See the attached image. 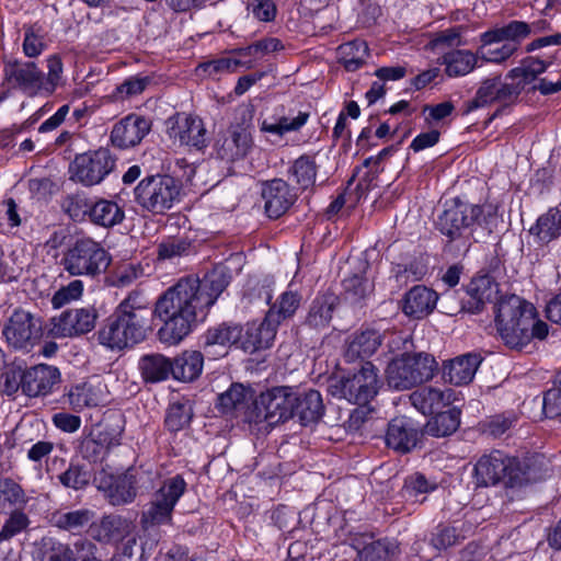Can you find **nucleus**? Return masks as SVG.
Segmentation results:
<instances>
[{"label": "nucleus", "mask_w": 561, "mask_h": 561, "mask_svg": "<svg viewBox=\"0 0 561 561\" xmlns=\"http://www.w3.org/2000/svg\"><path fill=\"white\" fill-rule=\"evenodd\" d=\"M482 215V208L479 205H472L454 198L445 203L444 210L438 216L436 226L438 230L455 240L462 236Z\"/></svg>", "instance_id": "nucleus-14"}, {"label": "nucleus", "mask_w": 561, "mask_h": 561, "mask_svg": "<svg viewBox=\"0 0 561 561\" xmlns=\"http://www.w3.org/2000/svg\"><path fill=\"white\" fill-rule=\"evenodd\" d=\"M460 425V410L451 408L444 412H436L425 425L424 432L434 437L451 435Z\"/></svg>", "instance_id": "nucleus-40"}, {"label": "nucleus", "mask_w": 561, "mask_h": 561, "mask_svg": "<svg viewBox=\"0 0 561 561\" xmlns=\"http://www.w3.org/2000/svg\"><path fill=\"white\" fill-rule=\"evenodd\" d=\"M93 436L96 437L108 450L121 444L124 432V420L119 414H112L105 417L100 424L92 427Z\"/></svg>", "instance_id": "nucleus-39"}, {"label": "nucleus", "mask_w": 561, "mask_h": 561, "mask_svg": "<svg viewBox=\"0 0 561 561\" xmlns=\"http://www.w3.org/2000/svg\"><path fill=\"white\" fill-rule=\"evenodd\" d=\"M516 51L517 47L515 46V44H507L506 42H504V44H502V46L500 47L494 45L484 46V44L482 43V46L478 50L482 59L495 64H501L507 60Z\"/></svg>", "instance_id": "nucleus-59"}, {"label": "nucleus", "mask_w": 561, "mask_h": 561, "mask_svg": "<svg viewBox=\"0 0 561 561\" xmlns=\"http://www.w3.org/2000/svg\"><path fill=\"white\" fill-rule=\"evenodd\" d=\"M98 489L102 490L112 505H124L130 503L136 497V480L128 470L119 476H108L101 478Z\"/></svg>", "instance_id": "nucleus-25"}, {"label": "nucleus", "mask_w": 561, "mask_h": 561, "mask_svg": "<svg viewBox=\"0 0 561 561\" xmlns=\"http://www.w3.org/2000/svg\"><path fill=\"white\" fill-rule=\"evenodd\" d=\"M66 543L53 538L43 537L34 545V561H66Z\"/></svg>", "instance_id": "nucleus-49"}, {"label": "nucleus", "mask_w": 561, "mask_h": 561, "mask_svg": "<svg viewBox=\"0 0 561 561\" xmlns=\"http://www.w3.org/2000/svg\"><path fill=\"white\" fill-rule=\"evenodd\" d=\"M171 364L174 379L193 381L203 370L204 355L198 351H186L171 360Z\"/></svg>", "instance_id": "nucleus-36"}, {"label": "nucleus", "mask_w": 561, "mask_h": 561, "mask_svg": "<svg viewBox=\"0 0 561 561\" xmlns=\"http://www.w3.org/2000/svg\"><path fill=\"white\" fill-rule=\"evenodd\" d=\"M157 545V538L141 540L140 542L136 538H129L122 545L113 559L114 561H142L152 553Z\"/></svg>", "instance_id": "nucleus-44"}, {"label": "nucleus", "mask_w": 561, "mask_h": 561, "mask_svg": "<svg viewBox=\"0 0 561 561\" xmlns=\"http://www.w3.org/2000/svg\"><path fill=\"white\" fill-rule=\"evenodd\" d=\"M96 319L92 307L67 309L51 319L49 333L56 339L82 335L94 329Z\"/></svg>", "instance_id": "nucleus-17"}, {"label": "nucleus", "mask_w": 561, "mask_h": 561, "mask_svg": "<svg viewBox=\"0 0 561 561\" xmlns=\"http://www.w3.org/2000/svg\"><path fill=\"white\" fill-rule=\"evenodd\" d=\"M93 516L89 510L57 513L53 516L54 525L64 530H73L88 525Z\"/></svg>", "instance_id": "nucleus-56"}, {"label": "nucleus", "mask_w": 561, "mask_h": 561, "mask_svg": "<svg viewBox=\"0 0 561 561\" xmlns=\"http://www.w3.org/2000/svg\"><path fill=\"white\" fill-rule=\"evenodd\" d=\"M231 279L224 265L215 266L202 279L185 277L169 288L157 301L154 313L163 321L159 339L168 344L181 342L197 322L204 319Z\"/></svg>", "instance_id": "nucleus-1"}, {"label": "nucleus", "mask_w": 561, "mask_h": 561, "mask_svg": "<svg viewBox=\"0 0 561 561\" xmlns=\"http://www.w3.org/2000/svg\"><path fill=\"white\" fill-rule=\"evenodd\" d=\"M138 298V295H129L119 304L106 324L98 331L100 344L111 350H123L145 340L153 312L142 306Z\"/></svg>", "instance_id": "nucleus-5"}, {"label": "nucleus", "mask_w": 561, "mask_h": 561, "mask_svg": "<svg viewBox=\"0 0 561 561\" xmlns=\"http://www.w3.org/2000/svg\"><path fill=\"white\" fill-rule=\"evenodd\" d=\"M554 57L541 59L528 56L520 60L519 66L512 68L504 80L500 76L484 79L476 92V96L465 104L463 114L477 108L500 103L508 107L519 101L523 91L551 95L561 91V80L552 82L547 78H539L553 64Z\"/></svg>", "instance_id": "nucleus-2"}, {"label": "nucleus", "mask_w": 561, "mask_h": 561, "mask_svg": "<svg viewBox=\"0 0 561 561\" xmlns=\"http://www.w3.org/2000/svg\"><path fill=\"white\" fill-rule=\"evenodd\" d=\"M442 64L445 65V71L449 77L466 76L477 66L478 57L470 50L458 49L443 55Z\"/></svg>", "instance_id": "nucleus-42"}, {"label": "nucleus", "mask_w": 561, "mask_h": 561, "mask_svg": "<svg viewBox=\"0 0 561 561\" xmlns=\"http://www.w3.org/2000/svg\"><path fill=\"white\" fill-rule=\"evenodd\" d=\"M170 138L181 145L202 150L207 146L206 129L203 121L184 113H176L165 122Z\"/></svg>", "instance_id": "nucleus-18"}, {"label": "nucleus", "mask_w": 561, "mask_h": 561, "mask_svg": "<svg viewBox=\"0 0 561 561\" xmlns=\"http://www.w3.org/2000/svg\"><path fill=\"white\" fill-rule=\"evenodd\" d=\"M2 335L12 348L31 352L43 336L42 318L24 309H16L4 323Z\"/></svg>", "instance_id": "nucleus-13"}, {"label": "nucleus", "mask_w": 561, "mask_h": 561, "mask_svg": "<svg viewBox=\"0 0 561 561\" xmlns=\"http://www.w3.org/2000/svg\"><path fill=\"white\" fill-rule=\"evenodd\" d=\"M530 36V27L525 21L512 20L502 26L495 27L481 34V43L484 46L496 45L502 42L518 45Z\"/></svg>", "instance_id": "nucleus-31"}, {"label": "nucleus", "mask_w": 561, "mask_h": 561, "mask_svg": "<svg viewBox=\"0 0 561 561\" xmlns=\"http://www.w3.org/2000/svg\"><path fill=\"white\" fill-rule=\"evenodd\" d=\"M151 123L142 116L130 114L116 123L111 133L113 146L127 149L140 144L150 131Z\"/></svg>", "instance_id": "nucleus-21"}, {"label": "nucleus", "mask_w": 561, "mask_h": 561, "mask_svg": "<svg viewBox=\"0 0 561 561\" xmlns=\"http://www.w3.org/2000/svg\"><path fill=\"white\" fill-rule=\"evenodd\" d=\"M138 367L146 382H159L172 375L171 360L161 354L142 356Z\"/></svg>", "instance_id": "nucleus-37"}, {"label": "nucleus", "mask_w": 561, "mask_h": 561, "mask_svg": "<svg viewBox=\"0 0 561 561\" xmlns=\"http://www.w3.org/2000/svg\"><path fill=\"white\" fill-rule=\"evenodd\" d=\"M110 151L104 148L78 154L70 164L72 179L85 186L99 184L114 168Z\"/></svg>", "instance_id": "nucleus-15"}, {"label": "nucleus", "mask_w": 561, "mask_h": 561, "mask_svg": "<svg viewBox=\"0 0 561 561\" xmlns=\"http://www.w3.org/2000/svg\"><path fill=\"white\" fill-rule=\"evenodd\" d=\"M529 232L542 243H549L557 239L561 236V211L558 208H550L537 219Z\"/></svg>", "instance_id": "nucleus-43"}, {"label": "nucleus", "mask_w": 561, "mask_h": 561, "mask_svg": "<svg viewBox=\"0 0 561 561\" xmlns=\"http://www.w3.org/2000/svg\"><path fill=\"white\" fill-rule=\"evenodd\" d=\"M545 459L534 455L523 460L510 457L500 450L483 455L474 466L477 484L480 486L495 485L503 482L506 486L516 488L543 478Z\"/></svg>", "instance_id": "nucleus-4"}, {"label": "nucleus", "mask_w": 561, "mask_h": 561, "mask_svg": "<svg viewBox=\"0 0 561 561\" xmlns=\"http://www.w3.org/2000/svg\"><path fill=\"white\" fill-rule=\"evenodd\" d=\"M59 370L49 365H37L24 370L23 393L27 397L46 396L58 382Z\"/></svg>", "instance_id": "nucleus-26"}, {"label": "nucleus", "mask_w": 561, "mask_h": 561, "mask_svg": "<svg viewBox=\"0 0 561 561\" xmlns=\"http://www.w3.org/2000/svg\"><path fill=\"white\" fill-rule=\"evenodd\" d=\"M240 66H247L248 68L250 67L247 65V62H243L240 59L221 57L207 62H203L199 65V68H202L203 71L208 76L215 77L219 73L234 71Z\"/></svg>", "instance_id": "nucleus-61"}, {"label": "nucleus", "mask_w": 561, "mask_h": 561, "mask_svg": "<svg viewBox=\"0 0 561 561\" xmlns=\"http://www.w3.org/2000/svg\"><path fill=\"white\" fill-rule=\"evenodd\" d=\"M241 122L232 124L225 133L219 134L214 149L216 157L227 162L243 159L253 147L252 113L243 108Z\"/></svg>", "instance_id": "nucleus-12"}, {"label": "nucleus", "mask_w": 561, "mask_h": 561, "mask_svg": "<svg viewBox=\"0 0 561 561\" xmlns=\"http://www.w3.org/2000/svg\"><path fill=\"white\" fill-rule=\"evenodd\" d=\"M4 514L8 515V517L0 530V543L9 541L13 537L20 535L26 530L31 524V520L24 510H18Z\"/></svg>", "instance_id": "nucleus-54"}, {"label": "nucleus", "mask_w": 561, "mask_h": 561, "mask_svg": "<svg viewBox=\"0 0 561 561\" xmlns=\"http://www.w3.org/2000/svg\"><path fill=\"white\" fill-rule=\"evenodd\" d=\"M309 113L299 112L294 118L283 116L275 123H270L264 119L261 124V130L263 133L283 136L286 133L299 130L307 123Z\"/></svg>", "instance_id": "nucleus-53"}, {"label": "nucleus", "mask_w": 561, "mask_h": 561, "mask_svg": "<svg viewBox=\"0 0 561 561\" xmlns=\"http://www.w3.org/2000/svg\"><path fill=\"white\" fill-rule=\"evenodd\" d=\"M317 171L318 165L314 158L308 154H302L293 162L288 173L301 188L306 190L313 185Z\"/></svg>", "instance_id": "nucleus-45"}, {"label": "nucleus", "mask_w": 561, "mask_h": 561, "mask_svg": "<svg viewBox=\"0 0 561 561\" xmlns=\"http://www.w3.org/2000/svg\"><path fill=\"white\" fill-rule=\"evenodd\" d=\"M3 73L10 89L19 90L31 98L44 92L45 73L33 61L7 60Z\"/></svg>", "instance_id": "nucleus-16"}, {"label": "nucleus", "mask_w": 561, "mask_h": 561, "mask_svg": "<svg viewBox=\"0 0 561 561\" xmlns=\"http://www.w3.org/2000/svg\"><path fill=\"white\" fill-rule=\"evenodd\" d=\"M27 497L19 483L10 478H0V514L24 510Z\"/></svg>", "instance_id": "nucleus-38"}, {"label": "nucleus", "mask_w": 561, "mask_h": 561, "mask_svg": "<svg viewBox=\"0 0 561 561\" xmlns=\"http://www.w3.org/2000/svg\"><path fill=\"white\" fill-rule=\"evenodd\" d=\"M296 389L289 386H274L261 391L253 400L254 410L248 412V423L276 426L294 419Z\"/></svg>", "instance_id": "nucleus-8"}, {"label": "nucleus", "mask_w": 561, "mask_h": 561, "mask_svg": "<svg viewBox=\"0 0 561 561\" xmlns=\"http://www.w3.org/2000/svg\"><path fill=\"white\" fill-rule=\"evenodd\" d=\"M345 299L354 306H362L364 300L371 294V283L362 275H353L343 282Z\"/></svg>", "instance_id": "nucleus-51"}, {"label": "nucleus", "mask_w": 561, "mask_h": 561, "mask_svg": "<svg viewBox=\"0 0 561 561\" xmlns=\"http://www.w3.org/2000/svg\"><path fill=\"white\" fill-rule=\"evenodd\" d=\"M130 531V523L119 515L104 516L98 528L95 538L102 542H116Z\"/></svg>", "instance_id": "nucleus-41"}, {"label": "nucleus", "mask_w": 561, "mask_h": 561, "mask_svg": "<svg viewBox=\"0 0 561 561\" xmlns=\"http://www.w3.org/2000/svg\"><path fill=\"white\" fill-rule=\"evenodd\" d=\"M79 451L84 459L96 461L102 458L107 449L101 440L93 436V432L90 430V432L81 438Z\"/></svg>", "instance_id": "nucleus-62"}, {"label": "nucleus", "mask_w": 561, "mask_h": 561, "mask_svg": "<svg viewBox=\"0 0 561 561\" xmlns=\"http://www.w3.org/2000/svg\"><path fill=\"white\" fill-rule=\"evenodd\" d=\"M378 389V369L371 362H364L360 369L352 375L333 376L328 382L331 396L359 405L368 403Z\"/></svg>", "instance_id": "nucleus-9"}, {"label": "nucleus", "mask_w": 561, "mask_h": 561, "mask_svg": "<svg viewBox=\"0 0 561 561\" xmlns=\"http://www.w3.org/2000/svg\"><path fill=\"white\" fill-rule=\"evenodd\" d=\"M264 209L268 218L278 219L295 204L296 192L283 179H273L262 186Z\"/></svg>", "instance_id": "nucleus-19"}, {"label": "nucleus", "mask_w": 561, "mask_h": 561, "mask_svg": "<svg viewBox=\"0 0 561 561\" xmlns=\"http://www.w3.org/2000/svg\"><path fill=\"white\" fill-rule=\"evenodd\" d=\"M193 416L190 401L176 402L169 407L165 416V426L171 432H178L187 426Z\"/></svg>", "instance_id": "nucleus-52"}, {"label": "nucleus", "mask_w": 561, "mask_h": 561, "mask_svg": "<svg viewBox=\"0 0 561 561\" xmlns=\"http://www.w3.org/2000/svg\"><path fill=\"white\" fill-rule=\"evenodd\" d=\"M296 398L294 417H298L304 426L319 422L324 414V405L320 392L314 389H309L305 392L296 390Z\"/></svg>", "instance_id": "nucleus-32"}, {"label": "nucleus", "mask_w": 561, "mask_h": 561, "mask_svg": "<svg viewBox=\"0 0 561 561\" xmlns=\"http://www.w3.org/2000/svg\"><path fill=\"white\" fill-rule=\"evenodd\" d=\"M273 317L266 313L260 323L251 322L248 324L245 336L242 341L244 351L254 353L259 350L268 348L273 344L279 327Z\"/></svg>", "instance_id": "nucleus-28"}, {"label": "nucleus", "mask_w": 561, "mask_h": 561, "mask_svg": "<svg viewBox=\"0 0 561 561\" xmlns=\"http://www.w3.org/2000/svg\"><path fill=\"white\" fill-rule=\"evenodd\" d=\"M436 488L437 485L435 482H431L424 474L415 472L405 478L402 492L407 497H416L421 494L432 492Z\"/></svg>", "instance_id": "nucleus-57"}, {"label": "nucleus", "mask_w": 561, "mask_h": 561, "mask_svg": "<svg viewBox=\"0 0 561 561\" xmlns=\"http://www.w3.org/2000/svg\"><path fill=\"white\" fill-rule=\"evenodd\" d=\"M389 547L383 541H374L358 551L355 561H389Z\"/></svg>", "instance_id": "nucleus-64"}, {"label": "nucleus", "mask_w": 561, "mask_h": 561, "mask_svg": "<svg viewBox=\"0 0 561 561\" xmlns=\"http://www.w3.org/2000/svg\"><path fill=\"white\" fill-rule=\"evenodd\" d=\"M381 334L373 329H367L352 334L345 346L344 358L346 362L352 363L360 360L362 364L366 362L381 345Z\"/></svg>", "instance_id": "nucleus-27"}, {"label": "nucleus", "mask_w": 561, "mask_h": 561, "mask_svg": "<svg viewBox=\"0 0 561 561\" xmlns=\"http://www.w3.org/2000/svg\"><path fill=\"white\" fill-rule=\"evenodd\" d=\"M96 546L89 539L80 538L73 543H66V561H85L96 554Z\"/></svg>", "instance_id": "nucleus-60"}, {"label": "nucleus", "mask_w": 561, "mask_h": 561, "mask_svg": "<svg viewBox=\"0 0 561 561\" xmlns=\"http://www.w3.org/2000/svg\"><path fill=\"white\" fill-rule=\"evenodd\" d=\"M337 305L339 297L332 293L317 296L310 305L305 323L317 330L327 328Z\"/></svg>", "instance_id": "nucleus-34"}, {"label": "nucleus", "mask_w": 561, "mask_h": 561, "mask_svg": "<svg viewBox=\"0 0 561 561\" xmlns=\"http://www.w3.org/2000/svg\"><path fill=\"white\" fill-rule=\"evenodd\" d=\"M241 336L242 328L234 323L224 322L209 328L204 335V352L207 356H224Z\"/></svg>", "instance_id": "nucleus-24"}, {"label": "nucleus", "mask_w": 561, "mask_h": 561, "mask_svg": "<svg viewBox=\"0 0 561 561\" xmlns=\"http://www.w3.org/2000/svg\"><path fill=\"white\" fill-rule=\"evenodd\" d=\"M185 490L186 482L180 474L162 482L141 513L140 524L146 533L149 534L156 527L172 524L174 506Z\"/></svg>", "instance_id": "nucleus-11"}, {"label": "nucleus", "mask_w": 561, "mask_h": 561, "mask_svg": "<svg viewBox=\"0 0 561 561\" xmlns=\"http://www.w3.org/2000/svg\"><path fill=\"white\" fill-rule=\"evenodd\" d=\"M301 302V295L294 290L284 291L267 311L268 316L280 324L282 321L291 318Z\"/></svg>", "instance_id": "nucleus-47"}, {"label": "nucleus", "mask_w": 561, "mask_h": 561, "mask_svg": "<svg viewBox=\"0 0 561 561\" xmlns=\"http://www.w3.org/2000/svg\"><path fill=\"white\" fill-rule=\"evenodd\" d=\"M192 251V242L184 237H170L158 244L157 257L160 261H174L188 255Z\"/></svg>", "instance_id": "nucleus-50"}, {"label": "nucleus", "mask_w": 561, "mask_h": 561, "mask_svg": "<svg viewBox=\"0 0 561 561\" xmlns=\"http://www.w3.org/2000/svg\"><path fill=\"white\" fill-rule=\"evenodd\" d=\"M92 479L88 466L79 462H70L68 468L58 476V481L67 489L75 491L85 489Z\"/></svg>", "instance_id": "nucleus-48"}, {"label": "nucleus", "mask_w": 561, "mask_h": 561, "mask_svg": "<svg viewBox=\"0 0 561 561\" xmlns=\"http://www.w3.org/2000/svg\"><path fill=\"white\" fill-rule=\"evenodd\" d=\"M420 436L421 432L411 419L399 416L389 422L385 440L389 448L407 454L416 446Z\"/></svg>", "instance_id": "nucleus-23"}, {"label": "nucleus", "mask_w": 561, "mask_h": 561, "mask_svg": "<svg viewBox=\"0 0 561 561\" xmlns=\"http://www.w3.org/2000/svg\"><path fill=\"white\" fill-rule=\"evenodd\" d=\"M83 293V283L80 279L70 282L67 286L57 290L53 298L51 304L55 308H60L71 300L78 299Z\"/></svg>", "instance_id": "nucleus-63"}, {"label": "nucleus", "mask_w": 561, "mask_h": 561, "mask_svg": "<svg viewBox=\"0 0 561 561\" xmlns=\"http://www.w3.org/2000/svg\"><path fill=\"white\" fill-rule=\"evenodd\" d=\"M437 300L438 295L434 290L416 285L404 295L402 310L408 317L423 319L433 312Z\"/></svg>", "instance_id": "nucleus-30"}, {"label": "nucleus", "mask_w": 561, "mask_h": 561, "mask_svg": "<svg viewBox=\"0 0 561 561\" xmlns=\"http://www.w3.org/2000/svg\"><path fill=\"white\" fill-rule=\"evenodd\" d=\"M468 298L463 299L462 308L470 313H478L483 309L486 302L494 304V310L499 300L503 296H499V284L489 275H479L473 277L466 288Z\"/></svg>", "instance_id": "nucleus-20"}, {"label": "nucleus", "mask_w": 561, "mask_h": 561, "mask_svg": "<svg viewBox=\"0 0 561 561\" xmlns=\"http://www.w3.org/2000/svg\"><path fill=\"white\" fill-rule=\"evenodd\" d=\"M453 391L423 387L411 393L410 400L423 414H434L451 402Z\"/></svg>", "instance_id": "nucleus-33"}, {"label": "nucleus", "mask_w": 561, "mask_h": 561, "mask_svg": "<svg viewBox=\"0 0 561 561\" xmlns=\"http://www.w3.org/2000/svg\"><path fill=\"white\" fill-rule=\"evenodd\" d=\"M181 184L168 174L144 178L134 190L135 202L153 215H162L179 201Z\"/></svg>", "instance_id": "nucleus-10"}, {"label": "nucleus", "mask_w": 561, "mask_h": 561, "mask_svg": "<svg viewBox=\"0 0 561 561\" xmlns=\"http://www.w3.org/2000/svg\"><path fill=\"white\" fill-rule=\"evenodd\" d=\"M253 396L241 383H232L230 388L217 398L216 408L225 415L241 417L248 423V412L254 410Z\"/></svg>", "instance_id": "nucleus-22"}, {"label": "nucleus", "mask_w": 561, "mask_h": 561, "mask_svg": "<svg viewBox=\"0 0 561 561\" xmlns=\"http://www.w3.org/2000/svg\"><path fill=\"white\" fill-rule=\"evenodd\" d=\"M68 399L72 409L79 411L84 408L96 407L100 403V398L93 386L88 382L72 387L68 393Z\"/></svg>", "instance_id": "nucleus-55"}, {"label": "nucleus", "mask_w": 561, "mask_h": 561, "mask_svg": "<svg viewBox=\"0 0 561 561\" xmlns=\"http://www.w3.org/2000/svg\"><path fill=\"white\" fill-rule=\"evenodd\" d=\"M483 358L479 353H467L455 357L444 366V378L456 386L472 381Z\"/></svg>", "instance_id": "nucleus-29"}, {"label": "nucleus", "mask_w": 561, "mask_h": 561, "mask_svg": "<svg viewBox=\"0 0 561 561\" xmlns=\"http://www.w3.org/2000/svg\"><path fill=\"white\" fill-rule=\"evenodd\" d=\"M438 369L435 357L425 352H404L394 356L386 368L390 388L409 390L432 379Z\"/></svg>", "instance_id": "nucleus-6"}, {"label": "nucleus", "mask_w": 561, "mask_h": 561, "mask_svg": "<svg viewBox=\"0 0 561 561\" xmlns=\"http://www.w3.org/2000/svg\"><path fill=\"white\" fill-rule=\"evenodd\" d=\"M341 62L347 71H356L368 56L366 42L356 39L340 46Z\"/></svg>", "instance_id": "nucleus-46"}, {"label": "nucleus", "mask_w": 561, "mask_h": 561, "mask_svg": "<svg viewBox=\"0 0 561 561\" xmlns=\"http://www.w3.org/2000/svg\"><path fill=\"white\" fill-rule=\"evenodd\" d=\"M495 323L503 343L516 351L533 340H545L549 333V325L537 317L534 305L514 294L499 300Z\"/></svg>", "instance_id": "nucleus-3"}, {"label": "nucleus", "mask_w": 561, "mask_h": 561, "mask_svg": "<svg viewBox=\"0 0 561 561\" xmlns=\"http://www.w3.org/2000/svg\"><path fill=\"white\" fill-rule=\"evenodd\" d=\"M90 220L98 226L110 228L121 224L125 218L124 210L112 201L100 199L83 210Z\"/></svg>", "instance_id": "nucleus-35"}, {"label": "nucleus", "mask_w": 561, "mask_h": 561, "mask_svg": "<svg viewBox=\"0 0 561 561\" xmlns=\"http://www.w3.org/2000/svg\"><path fill=\"white\" fill-rule=\"evenodd\" d=\"M112 261L108 252L92 238H78L62 252L60 266L76 277L96 278Z\"/></svg>", "instance_id": "nucleus-7"}, {"label": "nucleus", "mask_w": 561, "mask_h": 561, "mask_svg": "<svg viewBox=\"0 0 561 561\" xmlns=\"http://www.w3.org/2000/svg\"><path fill=\"white\" fill-rule=\"evenodd\" d=\"M463 537L451 526H438L433 533L431 545L437 550H446L449 547L459 545Z\"/></svg>", "instance_id": "nucleus-58"}]
</instances>
